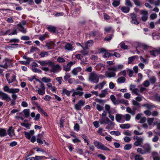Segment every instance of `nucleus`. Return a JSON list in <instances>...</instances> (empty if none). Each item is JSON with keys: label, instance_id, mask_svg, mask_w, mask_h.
<instances>
[{"label": "nucleus", "instance_id": "f257e3e1", "mask_svg": "<svg viewBox=\"0 0 160 160\" xmlns=\"http://www.w3.org/2000/svg\"><path fill=\"white\" fill-rule=\"evenodd\" d=\"M123 68V65L122 64H118L116 66L110 67L108 68L109 71H107L105 73V75L108 78L114 77L116 76L115 72L122 69Z\"/></svg>", "mask_w": 160, "mask_h": 160}, {"label": "nucleus", "instance_id": "f03ea898", "mask_svg": "<svg viewBox=\"0 0 160 160\" xmlns=\"http://www.w3.org/2000/svg\"><path fill=\"white\" fill-rule=\"evenodd\" d=\"M99 76L95 72H93L89 74L88 80L90 82L93 83H97L99 82Z\"/></svg>", "mask_w": 160, "mask_h": 160}, {"label": "nucleus", "instance_id": "7ed1b4c3", "mask_svg": "<svg viewBox=\"0 0 160 160\" xmlns=\"http://www.w3.org/2000/svg\"><path fill=\"white\" fill-rule=\"evenodd\" d=\"M49 66H50L51 68V69L50 70L51 72L57 73L61 70V68L59 65H55L54 64L53 62H49Z\"/></svg>", "mask_w": 160, "mask_h": 160}, {"label": "nucleus", "instance_id": "20e7f679", "mask_svg": "<svg viewBox=\"0 0 160 160\" xmlns=\"http://www.w3.org/2000/svg\"><path fill=\"white\" fill-rule=\"evenodd\" d=\"M99 121L100 124L102 125L105 124L110 126L113 125V122H111L107 117L101 118Z\"/></svg>", "mask_w": 160, "mask_h": 160}, {"label": "nucleus", "instance_id": "39448f33", "mask_svg": "<svg viewBox=\"0 0 160 160\" xmlns=\"http://www.w3.org/2000/svg\"><path fill=\"white\" fill-rule=\"evenodd\" d=\"M95 146L99 149L102 150H103L109 151V148L106 147L102 143L98 141H94L93 142Z\"/></svg>", "mask_w": 160, "mask_h": 160}, {"label": "nucleus", "instance_id": "423d86ee", "mask_svg": "<svg viewBox=\"0 0 160 160\" xmlns=\"http://www.w3.org/2000/svg\"><path fill=\"white\" fill-rule=\"evenodd\" d=\"M12 62V60L9 58H6L4 59L2 62V63L0 64V67L7 69L8 67V65L10 64Z\"/></svg>", "mask_w": 160, "mask_h": 160}, {"label": "nucleus", "instance_id": "0eeeda50", "mask_svg": "<svg viewBox=\"0 0 160 160\" xmlns=\"http://www.w3.org/2000/svg\"><path fill=\"white\" fill-rule=\"evenodd\" d=\"M38 81L40 83V88L38 89V93L40 95H43L45 94V85L41 81L39 80Z\"/></svg>", "mask_w": 160, "mask_h": 160}, {"label": "nucleus", "instance_id": "6e6552de", "mask_svg": "<svg viewBox=\"0 0 160 160\" xmlns=\"http://www.w3.org/2000/svg\"><path fill=\"white\" fill-rule=\"evenodd\" d=\"M85 104V101L84 100H80L78 103L74 106V108L77 110H79L81 109V107L84 106Z\"/></svg>", "mask_w": 160, "mask_h": 160}, {"label": "nucleus", "instance_id": "1a4fd4ad", "mask_svg": "<svg viewBox=\"0 0 160 160\" xmlns=\"http://www.w3.org/2000/svg\"><path fill=\"white\" fill-rule=\"evenodd\" d=\"M0 96L3 100L9 102L11 100V98L7 94L0 90Z\"/></svg>", "mask_w": 160, "mask_h": 160}, {"label": "nucleus", "instance_id": "9d476101", "mask_svg": "<svg viewBox=\"0 0 160 160\" xmlns=\"http://www.w3.org/2000/svg\"><path fill=\"white\" fill-rule=\"evenodd\" d=\"M75 63V61H71L69 62L66 65L63 66V70L66 72L69 71L71 69V66Z\"/></svg>", "mask_w": 160, "mask_h": 160}, {"label": "nucleus", "instance_id": "9b49d317", "mask_svg": "<svg viewBox=\"0 0 160 160\" xmlns=\"http://www.w3.org/2000/svg\"><path fill=\"white\" fill-rule=\"evenodd\" d=\"M140 13L142 15V17L141 18L143 22L146 21L148 19V12L147 11L142 10L141 11Z\"/></svg>", "mask_w": 160, "mask_h": 160}, {"label": "nucleus", "instance_id": "f8f14e48", "mask_svg": "<svg viewBox=\"0 0 160 160\" xmlns=\"http://www.w3.org/2000/svg\"><path fill=\"white\" fill-rule=\"evenodd\" d=\"M82 70V68L80 67H78L74 68L71 71V73L74 75H77L78 72H80Z\"/></svg>", "mask_w": 160, "mask_h": 160}, {"label": "nucleus", "instance_id": "ddd939ff", "mask_svg": "<svg viewBox=\"0 0 160 160\" xmlns=\"http://www.w3.org/2000/svg\"><path fill=\"white\" fill-rule=\"evenodd\" d=\"M108 93V89L106 88L101 91V92L100 94L99 95V96L101 98H104L105 97Z\"/></svg>", "mask_w": 160, "mask_h": 160}, {"label": "nucleus", "instance_id": "4468645a", "mask_svg": "<svg viewBox=\"0 0 160 160\" xmlns=\"http://www.w3.org/2000/svg\"><path fill=\"white\" fill-rule=\"evenodd\" d=\"M17 27H18V30L23 33H26L27 32V30L26 29H25L23 26H22L21 24H18L17 25Z\"/></svg>", "mask_w": 160, "mask_h": 160}, {"label": "nucleus", "instance_id": "2eb2a0df", "mask_svg": "<svg viewBox=\"0 0 160 160\" xmlns=\"http://www.w3.org/2000/svg\"><path fill=\"white\" fill-rule=\"evenodd\" d=\"M143 138H140L136 140V141L135 142L134 145L136 146H140L143 141Z\"/></svg>", "mask_w": 160, "mask_h": 160}, {"label": "nucleus", "instance_id": "dca6fc26", "mask_svg": "<svg viewBox=\"0 0 160 160\" xmlns=\"http://www.w3.org/2000/svg\"><path fill=\"white\" fill-rule=\"evenodd\" d=\"M148 2L151 4H154L156 6L160 5V0H148Z\"/></svg>", "mask_w": 160, "mask_h": 160}, {"label": "nucleus", "instance_id": "f3484780", "mask_svg": "<svg viewBox=\"0 0 160 160\" xmlns=\"http://www.w3.org/2000/svg\"><path fill=\"white\" fill-rule=\"evenodd\" d=\"M106 84L105 82L103 81L101 83H99L98 84L95 86L94 87L95 89H102L104 85Z\"/></svg>", "mask_w": 160, "mask_h": 160}, {"label": "nucleus", "instance_id": "a211bd4d", "mask_svg": "<svg viewBox=\"0 0 160 160\" xmlns=\"http://www.w3.org/2000/svg\"><path fill=\"white\" fill-rule=\"evenodd\" d=\"M55 44L53 42H51L49 43H47L46 45V46L48 49L54 48L55 47Z\"/></svg>", "mask_w": 160, "mask_h": 160}, {"label": "nucleus", "instance_id": "6ab92c4d", "mask_svg": "<svg viewBox=\"0 0 160 160\" xmlns=\"http://www.w3.org/2000/svg\"><path fill=\"white\" fill-rule=\"evenodd\" d=\"M142 107H145L147 110H150L152 108L155 107L154 105L151 104L146 103L143 104L142 105Z\"/></svg>", "mask_w": 160, "mask_h": 160}, {"label": "nucleus", "instance_id": "aec40b11", "mask_svg": "<svg viewBox=\"0 0 160 160\" xmlns=\"http://www.w3.org/2000/svg\"><path fill=\"white\" fill-rule=\"evenodd\" d=\"M143 148L146 150V152L149 153L150 152L151 148L149 144H145L143 145Z\"/></svg>", "mask_w": 160, "mask_h": 160}, {"label": "nucleus", "instance_id": "412c9836", "mask_svg": "<svg viewBox=\"0 0 160 160\" xmlns=\"http://www.w3.org/2000/svg\"><path fill=\"white\" fill-rule=\"evenodd\" d=\"M49 36L47 32H46L44 34L40 35L39 37V39L42 41L46 38H48Z\"/></svg>", "mask_w": 160, "mask_h": 160}, {"label": "nucleus", "instance_id": "4be33fe9", "mask_svg": "<svg viewBox=\"0 0 160 160\" xmlns=\"http://www.w3.org/2000/svg\"><path fill=\"white\" fill-rule=\"evenodd\" d=\"M51 61H38L37 62L40 64V65L42 66H46L48 65L49 66V63Z\"/></svg>", "mask_w": 160, "mask_h": 160}, {"label": "nucleus", "instance_id": "5701e85b", "mask_svg": "<svg viewBox=\"0 0 160 160\" xmlns=\"http://www.w3.org/2000/svg\"><path fill=\"white\" fill-rule=\"evenodd\" d=\"M93 43V41L92 40H90L88 41L87 43L85 44V48H83V49L85 50L88 48V47H90L91 46Z\"/></svg>", "mask_w": 160, "mask_h": 160}, {"label": "nucleus", "instance_id": "b1692460", "mask_svg": "<svg viewBox=\"0 0 160 160\" xmlns=\"http://www.w3.org/2000/svg\"><path fill=\"white\" fill-rule=\"evenodd\" d=\"M126 79L124 77L119 78L117 80V82L118 83H124L125 82Z\"/></svg>", "mask_w": 160, "mask_h": 160}, {"label": "nucleus", "instance_id": "393cba45", "mask_svg": "<svg viewBox=\"0 0 160 160\" xmlns=\"http://www.w3.org/2000/svg\"><path fill=\"white\" fill-rule=\"evenodd\" d=\"M121 10L123 12L127 13L129 12L130 8L128 7L123 6L121 7Z\"/></svg>", "mask_w": 160, "mask_h": 160}, {"label": "nucleus", "instance_id": "a878e982", "mask_svg": "<svg viewBox=\"0 0 160 160\" xmlns=\"http://www.w3.org/2000/svg\"><path fill=\"white\" fill-rule=\"evenodd\" d=\"M7 134L6 130L5 129L2 128L0 129V137H3L6 136Z\"/></svg>", "mask_w": 160, "mask_h": 160}, {"label": "nucleus", "instance_id": "bb28decb", "mask_svg": "<svg viewBox=\"0 0 160 160\" xmlns=\"http://www.w3.org/2000/svg\"><path fill=\"white\" fill-rule=\"evenodd\" d=\"M123 115L119 114H117L116 115L115 119L116 120L119 122L122 119L123 117Z\"/></svg>", "mask_w": 160, "mask_h": 160}, {"label": "nucleus", "instance_id": "cd10ccee", "mask_svg": "<svg viewBox=\"0 0 160 160\" xmlns=\"http://www.w3.org/2000/svg\"><path fill=\"white\" fill-rule=\"evenodd\" d=\"M72 91H68L65 88H63L62 93L68 96H69Z\"/></svg>", "mask_w": 160, "mask_h": 160}, {"label": "nucleus", "instance_id": "c85d7f7f", "mask_svg": "<svg viewBox=\"0 0 160 160\" xmlns=\"http://www.w3.org/2000/svg\"><path fill=\"white\" fill-rule=\"evenodd\" d=\"M7 80L8 82L9 83H11L12 82H14V81L16 80V76L15 75H13L12 77H11V78L10 79H8L7 78Z\"/></svg>", "mask_w": 160, "mask_h": 160}, {"label": "nucleus", "instance_id": "c756f323", "mask_svg": "<svg viewBox=\"0 0 160 160\" xmlns=\"http://www.w3.org/2000/svg\"><path fill=\"white\" fill-rule=\"evenodd\" d=\"M66 49L69 51H72V45L69 43H67L65 47Z\"/></svg>", "mask_w": 160, "mask_h": 160}, {"label": "nucleus", "instance_id": "7c9ffc66", "mask_svg": "<svg viewBox=\"0 0 160 160\" xmlns=\"http://www.w3.org/2000/svg\"><path fill=\"white\" fill-rule=\"evenodd\" d=\"M48 31L50 32H55L56 30V28L55 27L49 26L48 27Z\"/></svg>", "mask_w": 160, "mask_h": 160}, {"label": "nucleus", "instance_id": "2f4dec72", "mask_svg": "<svg viewBox=\"0 0 160 160\" xmlns=\"http://www.w3.org/2000/svg\"><path fill=\"white\" fill-rule=\"evenodd\" d=\"M83 92L79 91L74 92L72 94V96L74 97L75 95H79L80 96H82L83 94Z\"/></svg>", "mask_w": 160, "mask_h": 160}, {"label": "nucleus", "instance_id": "473e14b6", "mask_svg": "<svg viewBox=\"0 0 160 160\" xmlns=\"http://www.w3.org/2000/svg\"><path fill=\"white\" fill-rule=\"evenodd\" d=\"M149 80L151 83L153 84L156 82L157 78L155 76H152L149 78Z\"/></svg>", "mask_w": 160, "mask_h": 160}, {"label": "nucleus", "instance_id": "72a5a7b5", "mask_svg": "<svg viewBox=\"0 0 160 160\" xmlns=\"http://www.w3.org/2000/svg\"><path fill=\"white\" fill-rule=\"evenodd\" d=\"M25 116L26 117H28L30 115V110L28 109H25L23 111Z\"/></svg>", "mask_w": 160, "mask_h": 160}, {"label": "nucleus", "instance_id": "f704fd0d", "mask_svg": "<svg viewBox=\"0 0 160 160\" xmlns=\"http://www.w3.org/2000/svg\"><path fill=\"white\" fill-rule=\"evenodd\" d=\"M42 81L43 82L48 83L51 82V80L50 78H47L46 77H44L42 78Z\"/></svg>", "mask_w": 160, "mask_h": 160}, {"label": "nucleus", "instance_id": "c9c22d12", "mask_svg": "<svg viewBox=\"0 0 160 160\" xmlns=\"http://www.w3.org/2000/svg\"><path fill=\"white\" fill-rule=\"evenodd\" d=\"M125 5L129 8L132 7V4L130 0H125Z\"/></svg>", "mask_w": 160, "mask_h": 160}, {"label": "nucleus", "instance_id": "e433bc0d", "mask_svg": "<svg viewBox=\"0 0 160 160\" xmlns=\"http://www.w3.org/2000/svg\"><path fill=\"white\" fill-rule=\"evenodd\" d=\"M141 47L144 50L150 49L151 47L146 44L143 43L141 45Z\"/></svg>", "mask_w": 160, "mask_h": 160}, {"label": "nucleus", "instance_id": "4c0bfd02", "mask_svg": "<svg viewBox=\"0 0 160 160\" xmlns=\"http://www.w3.org/2000/svg\"><path fill=\"white\" fill-rule=\"evenodd\" d=\"M8 131V135L11 137H12L14 135V132L12 127H9Z\"/></svg>", "mask_w": 160, "mask_h": 160}, {"label": "nucleus", "instance_id": "58836bf2", "mask_svg": "<svg viewBox=\"0 0 160 160\" xmlns=\"http://www.w3.org/2000/svg\"><path fill=\"white\" fill-rule=\"evenodd\" d=\"M137 152L139 154H144L146 153V151L143 150L141 148H138L137 149Z\"/></svg>", "mask_w": 160, "mask_h": 160}, {"label": "nucleus", "instance_id": "ea45409f", "mask_svg": "<svg viewBox=\"0 0 160 160\" xmlns=\"http://www.w3.org/2000/svg\"><path fill=\"white\" fill-rule=\"evenodd\" d=\"M142 85L145 87H148L150 86V82L148 80H146L143 82Z\"/></svg>", "mask_w": 160, "mask_h": 160}, {"label": "nucleus", "instance_id": "a19ab883", "mask_svg": "<svg viewBox=\"0 0 160 160\" xmlns=\"http://www.w3.org/2000/svg\"><path fill=\"white\" fill-rule=\"evenodd\" d=\"M20 91L19 89L18 88H11V90L10 93L14 94V93H17L19 92Z\"/></svg>", "mask_w": 160, "mask_h": 160}, {"label": "nucleus", "instance_id": "79ce46f5", "mask_svg": "<svg viewBox=\"0 0 160 160\" xmlns=\"http://www.w3.org/2000/svg\"><path fill=\"white\" fill-rule=\"evenodd\" d=\"M132 103L133 105V106H136L139 108H140L141 107L140 103L138 102L137 101L135 100H132Z\"/></svg>", "mask_w": 160, "mask_h": 160}, {"label": "nucleus", "instance_id": "37998d69", "mask_svg": "<svg viewBox=\"0 0 160 160\" xmlns=\"http://www.w3.org/2000/svg\"><path fill=\"white\" fill-rule=\"evenodd\" d=\"M120 127L122 128H128L130 127V125L129 124H124L121 125Z\"/></svg>", "mask_w": 160, "mask_h": 160}, {"label": "nucleus", "instance_id": "c03bdc74", "mask_svg": "<svg viewBox=\"0 0 160 160\" xmlns=\"http://www.w3.org/2000/svg\"><path fill=\"white\" fill-rule=\"evenodd\" d=\"M120 4V1L114 0L112 2V5L114 7H117Z\"/></svg>", "mask_w": 160, "mask_h": 160}, {"label": "nucleus", "instance_id": "a18cd8bd", "mask_svg": "<svg viewBox=\"0 0 160 160\" xmlns=\"http://www.w3.org/2000/svg\"><path fill=\"white\" fill-rule=\"evenodd\" d=\"M132 146L131 144H127L124 146V150H128L131 148Z\"/></svg>", "mask_w": 160, "mask_h": 160}, {"label": "nucleus", "instance_id": "49530a36", "mask_svg": "<svg viewBox=\"0 0 160 160\" xmlns=\"http://www.w3.org/2000/svg\"><path fill=\"white\" fill-rule=\"evenodd\" d=\"M123 117L124 118L125 120L127 121H129L131 118V116L129 114H126L123 115Z\"/></svg>", "mask_w": 160, "mask_h": 160}, {"label": "nucleus", "instance_id": "de8ad7c7", "mask_svg": "<svg viewBox=\"0 0 160 160\" xmlns=\"http://www.w3.org/2000/svg\"><path fill=\"white\" fill-rule=\"evenodd\" d=\"M3 90L5 92H7L8 93H10L11 90V88H9L7 86H5L3 87Z\"/></svg>", "mask_w": 160, "mask_h": 160}, {"label": "nucleus", "instance_id": "09e8293b", "mask_svg": "<svg viewBox=\"0 0 160 160\" xmlns=\"http://www.w3.org/2000/svg\"><path fill=\"white\" fill-rule=\"evenodd\" d=\"M103 129L102 128H99L97 131V132L102 136H105V133L103 132Z\"/></svg>", "mask_w": 160, "mask_h": 160}, {"label": "nucleus", "instance_id": "8fccbe9b", "mask_svg": "<svg viewBox=\"0 0 160 160\" xmlns=\"http://www.w3.org/2000/svg\"><path fill=\"white\" fill-rule=\"evenodd\" d=\"M134 159L135 160H142L143 158L141 155L137 154L135 156Z\"/></svg>", "mask_w": 160, "mask_h": 160}, {"label": "nucleus", "instance_id": "3c124183", "mask_svg": "<svg viewBox=\"0 0 160 160\" xmlns=\"http://www.w3.org/2000/svg\"><path fill=\"white\" fill-rule=\"evenodd\" d=\"M31 59V58H28L26 61H22V63L25 65H28L29 64Z\"/></svg>", "mask_w": 160, "mask_h": 160}, {"label": "nucleus", "instance_id": "603ef678", "mask_svg": "<svg viewBox=\"0 0 160 160\" xmlns=\"http://www.w3.org/2000/svg\"><path fill=\"white\" fill-rule=\"evenodd\" d=\"M154 120V118H149L147 120V122L149 125H151Z\"/></svg>", "mask_w": 160, "mask_h": 160}, {"label": "nucleus", "instance_id": "864d4df0", "mask_svg": "<svg viewBox=\"0 0 160 160\" xmlns=\"http://www.w3.org/2000/svg\"><path fill=\"white\" fill-rule=\"evenodd\" d=\"M126 71L125 70H124L122 71H121L119 72L118 74V76H120L121 75H122L124 77H125L126 75Z\"/></svg>", "mask_w": 160, "mask_h": 160}, {"label": "nucleus", "instance_id": "5fc2aeb1", "mask_svg": "<svg viewBox=\"0 0 160 160\" xmlns=\"http://www.w3.org/2000/svg\"><path fill=\"white\" fill-rule=\"evenodd\" d=\"M57 61L60 63H63L65 61V59L61 57H59L57 59Z\"/></svg>", "mask_w": 160, "mask_h": 160}, {"label": "nucleus", "instance_id": "6e6d98bb", "mask_svg": "<svg viewBox=\"0 0 160 160\" xmlns=\"http://www.w3.org/2000/svg\"><path fill=\"white\" fill-rule=\"evenodd\" d=\"M110 105L106 104L105 105V110L108 113H109L111 112L110 111Z\"/></svg>", "mask_w": 160, "mask_h": 160}, {"label": "nucleus", "instance_id": "4d7b16f0", "mask_svg": "<svg viewBox=\"0 0 160 160\" xmlns=\"http://www.w3.org/2000/svg\"><path fill=\"white\" fill-rule=\"evenodd\" d=\"M144 113L147 116H150L151 115L152 113L150 110H147L144 112Z\"/></svg>", "mask_w": 160, "mask_h": 160}, {"label": "nucleus", "instance_id": "13d9d810", "mask_svg": "<svg viewBox=\"0 0 160 160\" xmlns=\"http://www.w3.org/2000/svg\"><path fill=\"white\" fill-rule=\"evenodd\" d=\"M126 111L129 113L131 114L132 115H134V114H133V111L132 109L130 107H128L126 108Z\"/></svg>", "mask_w": 160, "mask_h": 160}, {"label": "nucleus", "instance_id": "bf43d9fd", "mask_svg": "<svg viewBox=\"0 0 160 160\" xmlns=\"http://www.w3.org/2000/svg\"><path fill=\"white\" fill-rule=\"evenodd\" d=\"M39 49L37 48L33 47H32L30 51L31 53H33L35 52L38 51Z\"/></svg>", "mask_w": 160, "mask_h": 160}, {"label": "nucleus", "instance_id": "052dcab7", "mask_svg": "<svg viewBox=\"0 0 160 160\" xmlns=\"http://www.w3.org/2000/svg\"><path fill=\"white\" fill-rule=\"evenodd\" d=\"M110 133L112 135L114 134L116 136H119L121 134L120 132H119L118 131H111L110 132Z\"/></svg>", "mask_w": 160, "mask_h": 160}, {"label": "nucleus", "instance_id": "680f3d73", "mask_svg": "<svg viewBox=\"0 0 160 160\" xmlns=\"http://www.w3.org/2000/svg\"><path fill=\"white\" fill-rule=\"evenodd\" d=\"M134 3L135 5L137 6H139L141 5L140 2L139 0H132Z\"/></svg>", "mask_w": 160, "mask_h": 160}, {"label": "nucleus", "instance_id": "e2e57ef3", "mask_svg": "<svg viewBox=\"0 0 160 160\" xmlns=\"http://www.w3.org/2000/svg\"><path fill=\"white\" fill-rule=\"evenodd\" d=\"M96 109L99 111H100L103 110V107L102 106L99 105L97 104L96 105Z\"/></svg>", "mask_w": 160, "mask_h": 160}, {"label": "nucleus", "instance_id": "0e129e2a", "mask_svg": "<svg viewBox=\"0 0 160 160\" xmlns=\"http://www.w3.org/2000/svg\"><path fill=\"white\" fill-rule=\"evenodd\" d=\"M147 120V118L145 117H142L140 119V123H144Z\"/></svg>", "mask_w": 160, "mask_h": 160}, {"label": "nucleus", "instance_id": "69168bd1", "mask_svg": "<svg viewBox=\"0 0 160 160\" xmlns=\"http://www.w3.org/2000/svg\"><path fill=\"white\" fill-rule=\"evenodd\" d=\"M157 51H156V50H152L150 52V53L151 55H152L153 57H156V54L157 53Z\"/></svg>", "mask_w": 160, "mask_h": 160}, {"label": "nucleus", "instance_id": "338daca9", "mask_svg": "<svg viewBox=\"0 0 160 160\" xmlns=\"http://www.w3.org/2000/svg\"><path fill=\"white\" fill-rule=\"evenodd\" d=\"M19 40L17 38H14L10 39L9 40V42L11 43V42H19Z\"/></svg>", "mask_w": 160, "mask_h": 160}, {"label": "nucleus", "instance_id": "774afa93", "mask_svg": "<svg viewBox=\"0 0 160 160\" xmlns=\"http://www.w3.org/2000/svg\"><path fill=\"white\" fill-rule=\"evenodd\" d=\"M142 114L141 113L138 114L135 117V119L136 120H140L141 118L142 117Z\"/></svg>", "mask_w": 160, "mask_h": 160}]
</instances>
